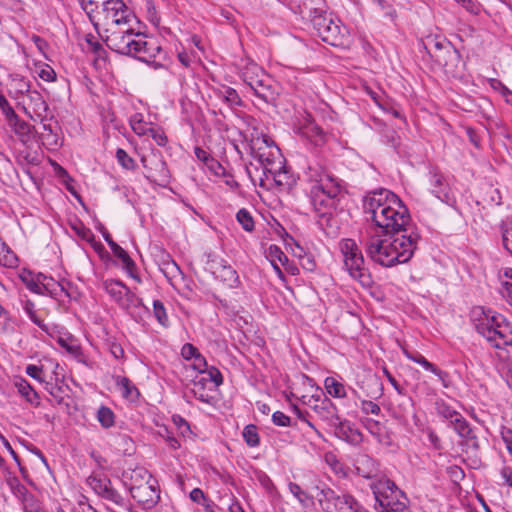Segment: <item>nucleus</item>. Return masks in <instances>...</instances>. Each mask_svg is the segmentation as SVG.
Returning <instances> with one entry per match:
<instances>
[{
	"label": "nucleus",
	"mask_w": 512,
	"mask_h": 512,
	"mask_svg": "<svg viewBox=\"0 0 512 512\" xmlns=\"http://www.w3.org/2000/svg\"><path fill=\"white\" fill-rule=\"evenodd\" d=\"M367 220H371L386 234L385 239L371 235L365 241L367 256L384 267L408 262L420 239L410 224L408 208L401 199L387 189L369 192L363 202Z\"/></svg>",
	"instance_id": "nucleus-1"
},
{
	"label": "nucleus",
	"mask_w": 512,
	"mask_h": 512,
	"mask_svg": "<svg viewBox=\"0 0 512 512\" xmlns=\"http://www.w3.org/2000/svg\"><path fill=\"white\" fill-rule=\"evenodd\" d=\"M106 33L107 35L102 38L109 49L144 63L152 62L162 53V48L156 41L146 40L144 35L135 33L130 27L118 30L106 29Z\"/></svg>",
	"instance_id": "nucleus-2"
},
{
	"label": "nucleus",
	"mask_w": 512,
	"mask_h": 512,
	"mask_svg": "<svg viewBox=\"0 0 512 512\" xmlns=\"http://www.w3.org/2000/svg\"><path fill=\"white\" fill-rule=\"evenodd\" d=\"M471 320L476 331L492 347L497 349L512 347L511 325L502 314L491 309H485L482 306H477L471 311Z\"/></svg>",
	"instance_id": "nucleus-3"
},
{
	"label": "nucleus",
	"mask_w": 512,
	"mask_h": 512,
	"mask_svg": "<svg viewBox=\"0 0 512 512\" xmlns=\"http://www.w3.org/2000/svg\"><path fill=\"white\" fill-rule=\"evenodd\" d=\"M305 404L329 428L334 429L337 437L350 443H358L361 433L350 427L347 420H342L338 414L337 406L320 391V395L311 396Z\"/></svg>",
	"instance_id": "nucleus-4"
},
{
	"label": "nucleus",
	"mask_w": 512,
	"mask_h": 512,
	"mask_svg": "<svg viewBox=\"0 0 512 512\" xmlns=\"http://www.w3.org/2000/svg\"><path fill=\"white\" fill-rule=\"evenodd\" d=\"M377 512H409L408 499L391 480H380L372 486Z\"/></svg>",
	"instance_id": "nucleus-5"
},
{
	"label": "nucleus",
	"mask_w": 512,
	"mask_h": 512,
	"mask_svg": "<svg viewBox=\"0 0 512 512\" xmlns=\"http://www.w3.org/2000/svg\"><path fill=\"white\" fill-rule=\"evenodd\" d=\"M310 16L313 28L322 41L331 46L342 44L347 30L339 25V21H335L330 14L321 9H313Z\"/></svg>",
	"instance_id": "nucleus-6"
},
{
	"label": "nucleus",
	"mask_w": 512,
	"mask_h": 512,
	"mask_svg": "<svg viewBox=\"0 0 512 512\" xmlns=\"http://www.w3.org/2000/svg\"><path fill=\"white\" fill-rule=\"evenodd\" d=\"M340 250L344 257V265L349 274L358 280L362 286L368 287L372 279L368 269L364 266V257L353 239H343L340 242Z\"/></svg>",
	"instance_id": "nucleus-7"
},
{
	"label": "nucleus",
	"mask_w": 512,
	"mask_h": 512,
	"mask_svg": "<svg viewBox=\"0 0 512 512\" xmlns=\"http://www.w3.org/2000/svg\"><path fill=\"white\" fill-rule=\"evenodd\" d=\"M340 186L337 182L328 185H313L310 189V202L321 218L331 216L339 202Z\"/></svg>",
	"instance_id": "nucleus-8"
},
{
	"label": "nucleus",
	"mask_w": 512,
	"mask_h": 512,
	"mask_svg": "<svg viewBox=\"0 0 512 512\" xmlns=\"http://www.w3.org/2000/svg\"><path fill=\"white\" fill-rule=\"evenodd\" d=\"M318 500L325 512H356L357 501L351 495H340L330 488L322 489Z\"/></svg>",
	"instance_id": "nucleus-9"
},
{
	"label": "nucleus",
	"mask_w": 512,
	"mask_h": 512,
	"mask_svg": "<svg viewBox=\"0 0 512 512\" xmlns=\"http://www.w3.org/2000/svg\"><path fill=\"white\" fill-rule=\"evenodd\" d=\"M104 290L122 309L136 307L140 299L120 280L106 279L102 283Z\"/></svg>",
	"instance_id": "nucleus-10"
},
{
	"label": "nucleus",
	"mask_w": 512,
	"mask_h": 512,
	"mask_svg": "<svg viewBox=\"0 0 512 512\" xmlns=\"http://www.w3.org/2000/svg\"><path fill=\"white\" fill-rule=\"evenodd\" d=\"M445 48V50L435 51L433 60L445 70L446 74L453 77L460 76L463 63L459 51L451 43H446Z\"/></svg>",
	"instance_id": "nucleus-11"
},
{
	"label": "nucleus",
	"mask_w": 512,
	"mask_h": 512,
	"mask_svg": "<svg viewBox=\"0 0 512 512\" xmlns=\"http://www.w3.org/2000/svg\"><path fill=\"white\" fill-rule=\"evenodd\" d=\"M132 498L137 501L143 509H152L160 500V490L156 479L143 483L142 486L136 487L131 493Z\"/></svg>",
	"instance_id": "nucleus-12"
},
{
	"label": "nucleus",
	"mask_w": 512,
	"mask_h": 512,
	"mask_svg": "<svg viewBox=\"0 0 512 512\" xmlns=\"http://www.w3.org/2000/svg\"><path fill=\"white\" fill-rule=\"evenodd\" d=\"M244 81L253 91L254 95L265 104H273L276 100V93L268 78H254L244 72Z\"/></svg>",
	"instance_id": "nucleus-13"
},
{
	"label": "nucleus",
	"mask_w": 512,
	"mask_h": 512,
	"mask_svg": "<svg viewBox=\"0 0 512 512\" xmlns=\"http://www.w3.org/2000/svg\"><path fill=\"white\" fill-rule=\"evenodd\" d=\"M27 97L29 99V103L26 111L32 120L44 122L51 121L53 119V115L48 116V104L38 91H29Z\"/></svg>",
	"instance_id": "nucleus-14"
},
{
	"label": "nucleus",
	"mask_w": 512,
	"mask_h": 512,
	"mask_svg": "<svg viewBox=\"0 0 512 512\" xmlns=\"http://www.w3.org/2000/svg\"><path fill=\"white\" fill-rule=\"evenodd\" d=\"M430 186L431 192L442 202L448 204L449 206H454L456 200L446 183L444 176L436 170L430 171Z\"/></svg>",
	"instance_id": "nucleus-15"
},
{
	"label": "nucleus",
	"mask_w": 512,
	"mask_h": 512,
	"mask_svg": "<svg viewBox=\"0 0 512 512\" xmlns=\"http://www.w3.org/2000/svg\"><path fill=\"white\" fill-rule=\"evenodd\" d=\"M123 477L125 478V485L128 487L130 493L135 491L136 487H140L143 483L154 479L144 467H136L130 471H125Z\"/></svg>",
	"instance_id": "nucleus-16"
},
{
	"label": "nucleus",
	"mask_w": 512,
	"mask_h": 512,
	"mask_svg": "<svg viewBox=\"0 0 512 512\" xmlns=\"http://www.w3.org/2000/svg\"><path fill=\"white\" fill-rule=\"evenodd\" d=\"M58 345L65 349L67 353L77 359L80 363L87 365V358L82 350L78 340L70 334L59 336L57 339Z\"/></svg>",
	"instance_id": "nucleus-17"
},
{
	"label": "nucleus",
	"mask_w": 512,
	"mask_h": 512,
	"mask_svg": "<svg viewBox=\"0 0 512 512\" xmlns=\"http://www.w3.org/2000/svg\"><path fill=\"white\" fill-rule=\"evenodd\" d=\"M269 177H271L275 185L281 190H288L294 185V178L288 173L282 165V161H278L277 168H267Z\"/></svg>",
	"instance_id": "nucleus-18"
},
{
	"label": "nucleus",
	"mask_w": 512,
	"mask_h": 512,
	"mask_svg": "<svg viewBox=\"0 0 512 512\" xmlns=\"http://www.w3.org/2000/svg\"><path fill=\"white\" fill-rule=\"evenodd\" d=\"M39 282L42 286V290L45 292V295H49L54 299H59L62 294L70 297L67 289L59 282L54 280L50 276H46L42 273H39Z\"/></svg>",
	"instance_id": "nucleus-19"
},
{
	"label": "nucleus",
	"mask_w": 512,
	"mask_h": 512,
	"mask_svg": "<svg viewBox=\"0 0 512 512\" xmlns=\"http://www.w3.org/2000/svg\"><path fill=\"white\" fill-rule=\"evenodd\" d=\"M355 469L359 476L370 479L377 475L378 464L370 456L360 455L355 461Z\"/></svg>",
	"instance_id": "nucleus-20"
},
{
	"label": "nucleus",
	"mask_w": 512,
	"mask_h": 512,
	"mask_svg": "<svg viewBox=\"0 0 512 512\" xmlns=\"http://www.w3.org/2000/svg\"><path fill=\"white\" fill-rule=\"evenodd\" d=\"M404 355L410 359L411 361L420 364L425 370L430 371L435 374L443 383L448 376V374L441 369H439L436 365L429 362L422 354L419 352H410L408 350H403ZM446 386V384H444Z\"/></svg>",
	"instance_id": "nucleus-21"
},
{
	"label": "nucleus",
	"mask_w": 512,
	"mask_h": 512,
	"mask_svg": "<svg viewBox=\"0 0 512 512\" xmlns=\"http://www.w3.org/2000/svg\"><path fill=\"white\" fill-rule=\"evenodd\" d=\"M212 92L217 99L223 101L229 107L242 105V100L234 88L220 86L212 88Z\"/></svg>",
	"instance_id": "nucleus-22"
},
{
	"label": "nucleus",
	"mask_w": 512,
	"mask_h": 512,
	"mask_svg": "<svg viewBox=\"0 0 512 512\" xmlns=\"http://www.w3.org/2000/svg\"><path fill=\"white\" fill-rule=\"evenodd\" d=\"M307 176L311 181H314V185H328L337 182L327 170L320 164H311L307 170Z\"/></svg>",
	"instance_id": "nucleus-23"
},
{
	"label": "nucleus",
	"mask_w": 512,
	"mask_h": 512,
	"mask_svg": "<svg viewBox=\"0 0 512 512\" xmlns=\"http://www.w3.org/2000/svg\"><path fill=\"white\" fill-rule=\"evenodd\" d=\"M208 378L204 375H197L193 380V388L191 392L199 401L211 404L213 397L207 392Z\"/></svg>",
	"instance_id": "nucleus-24"
},
{
	"label": "nucleus",
	"mask_w": 512,
	"mask_h": 512,
	"mask_svg": "<svg viewBox=\"0 0 512 512\" xmlns=\"http://www.w3.org/2000/svg\"><path fill=\"white\" fill-rule=\"evenodd\" d=\"M18 393L31 405L39 406V395L24 378H17L14 382Z\"/></svg>",
	"instance_id": "nucleus-25"
},
{
	"label": "nucleus",
	"mask_w": 512,
	"mask_h": 512,
	"mask_svg": "<svg viewBox=\"0 0 512 512\" xmlns=\"http://www.w3.org/2000/svg\"><path fill=\"white\" fill-rule=\"evenodd\" d=\"M113 254L122 262V268L126 271V273L133 279L140 282V278L136 272V264L129 256V254L121 247H117Z\"/></svg>",
	"instance_id": "nucleus-26"
},
{
	"label": "nucleus",
	"mask_w": 512,
	"mask_h": 512,
	"mask_svg": "<svg viewBox=\"0 0 512 512\" xmlns=\"http://www.w3.org/2000/svg\"><path fill=\"white\" fill-rule=\"evenodd\" d=\"M17 326V319L11 316L0 304V336H10L14 334Z\"/></svg>",
	"instance_id": "nucleus-27"
},
{
	"label": "nucleus",
	"mask_w": 512,
	"mask_h": 512,
	"mask_svg": "<svg viewBox=\"0 0 512 512\" xmlns=\"http://www.w3.org/2000/svg\"><path fill=\"white\" fill-rule=\"evenodd\" d=\"M215 277L229 287H235L238 283L237 272L229 265H221L214 271Z\"/></svg>",
	"instance_id": "nucleus-28"
},
{
	"label": "nucleus",
	"mask_w": 512,
	"mask_h": 512,
	"mask_svg": "<svg viewBox=\"0 0 512 512\" xmlns=\"http://www.w3.org/2000/svg\"><path fill=\"white\" fill-rule=\"evenodd\" d=\"M116 384L120 388L121 394L125 399L136 401L139 398V390L127 377L118 376Z\"/></svg>",
	"instance_id": "nucleus-29"
},
{
	"label": "nucleus",
	"mask_w": 512,
	"mask_h": 512,
	"mask_svg": "<svg viewBox=\"0 0 512 512\" xmlns=\"http://www.w3.org/2000/svg\"><path fill=\"white\" fill-rule=\"evenodd\" d=\"M42 123V132L40 133V138L43 143L50 146H57L59 143V138L56 132L57 125L52 126L48 121L41 122Z\"/></svg>",
	"instance_id": "nucleus-30"
},
{
	"label": "nucleus",
	"mask_w": 512,
	"mask_h": 512,
	"mask_svg": "<svg viewBox=\"0 0 512 512\" xmlns=\"http://www.w3.org/2000/svg\"><path fill=\"white\" fill-rule=\"evenodd\" d=\"M327 393L334 398L346 397L345 386L334 377H327L324 381Z\"/></svg>",
	"instance_id": "nucleus-31"
},
{
	"label": "nucleus",
	"mask_w": 512,
	"mask_h": 512,
	"mask_svg": "<svg viewBox=\"0 0 512 512\" xmlns=\"http://www.w3.org/2000/svg\"><path fill=\"white\" fill-rule=\"evenodd\" d=\"M87 483L95 491V493L101 497H103L108 488L111 486V481L106 477L99 478L96 476H90L87 479Z\"/></svg>",
	"instance_id": "nucleus-32"
},
{
	"label": "nucleus",
	"mask_w": 512,
	"mask_h": 512,
	"mask_svg": "<svg viewBox=\"0 0 512 512\" xmlns=\"http://www.w3.org/2000/svg\"><path fill=\"white\" fill-rule=\"evenodd\" d=\"M101 4L103 5L107 20L114 19L115 16L119 15V11L125 8L122 0H103Z\"/></svg>",
	"instance_id": "nucleus-33"
},
{
	"label": "nucleus",
	"mask_w": 512,
	"mask_h": 512,
	"mask_svg": "<svg viewBox=\"0 0 512 512\" xmlns=\"http://www.w3.org/2000/svg\"><path fill=\"white\" fill-rule=\"evenodd\" d=\"M436 411L439 416L448 420L450 423L459 416V412L450 407L445 401H436Z\"/></svg>",
	"instance_id": "nucleus-34"
},
{
	"label": "nucleus",
	"mask_w": 512,
	"mask_h": 512,
	"mask_svg": "<svg viewBox=\"0 0 512 512\" xmlns=\"http://www.w3.org/2000/svg\"><path fill=\"white\" fill-rule=\"evenodd\" d=\"M97 420L103 428H110L114 425L115 415L109 407L101 406L97 411Z\"/></svg>",
	"instance_id": "nucleus-35"
},
{
	"label": "nucleus",
	"mask_w": 512,
	"mask_h": 512,
	"mask_svg": "<svg viewBox=\"0 0 512 512\" xmlns=\"http://www.w3.org/2000/svg\"><path fill=\"white\" fill-rule=\"evenodd\" d=\"M22 308L27 314V316L30 318V320L37 325L39 328L45 330L46 326L43 324V321L40 320L35 311V304L28 298L21 299Z\"/></svg>",
	"instance_id": "nucleus-36"
},
{
	"label": "nucleus",
	"mask_w": 512,
	"mask_h": 512,
	"mask_svg": "<svg viewBox=\"0 0 512 512\" xmlns=\"http://www.w3.org/2000/svg\"><path fill=\"white\" fill-rule=\"evenodd\" d=\"M450 424L461 438H464L473 432L469 422L462 416L461 413Z\"/></svg>",
	"instance_id": "nucleus-37"
},
{
	"label": "nucleus",
	"mask_w": 512,
	"mask_h": 512,
	"mask_svg": "<svg viewBox=\"0 0 512 512\" xmlns=\"http://www.w3.org/2000/svg\"><path fill=\"white\" fill-rule=\"evenodd\" d=\"M266 258L270 263H280L282 266L287 263L288 257L277 245H270L266 251Z\"/></svg>",
	"instance_id": "nucleus-38"
},
{
	"label": "nucleus",
	"mask_w": 512,
	"mask_h": 512,
	"mask_svg": "<svg viewBox=\"0 0 512 512\" xmlns=\"http://www.w3.org/2000/svg\"><path fill=\"white\" fill-rule=\"evenodd\" d=\"M236 220L245 231L252 232L254 230V219L247 209H240L236 214Z\"/></svg>",
	"instance_id": "nucleus-39"
},
{
	"label": "nucleus",
	"mask_w": 512,
	"mask_h": 512,
	"mask_svg": "<svg viewBox=\"0 0 512 512\" xmlns=\"http://www.w3.org/2000/svg\"><path fill=\"white\" fill-rule=\"evenodd\" d=\"M242 435L248 446L256 447L259 445L260 438L255 425L249 424L245 426Z\"/></svg>",
	"instance_id": "nucleus-40"
},
{
	"label": "nucleus",
	"mask_w": 512,
	"mask_h": 512,
	"mask_svg": "<svg viewBox=\"0 0 512 512\" xmlns=\"http://www.w3.org/2000/svg\"><path fill=\"white\" fill-rule=\"evenodd\" d=\"M153 314L160 325H162L163 327H167L169 325L166 309L162 301H153Z\"/></svg>",
	"instance_id": "nucleus-41"
},
{
	"label": "nucleus",
	"mask_w": 512,
	"mask_h": 512,
	"mask_svg": "<svg viewBox=\"0 0 512 512\" xmlns=\"http://www.w3.org/2000/svg\"><path fill=\"white\" fill-rule=\"evenodd\" d=\"M116 158L118 160V163L125 169L133 170L136 166L134 159L131 158L127 154V152L122 148L117 149Z\"/></svg>",
	"instance_id": "nucleus-42"
},
{
	"label": "nucleus",
	"mask_w": 512,
	"mask_h": 512,
	"mask_svg": "<svg viewBox=\"0 0 512 512\" xmlns=\"http://www.w3.org/2000/svg\"><path fill=\"white\" fill-rule=\"evenodd\" d=\"M503 245L512 254V221L502 224Z\"/></svg>",
	"instance_id": "nucleus-43"
},
{
	"label": "nucleus",
	"mask_w": 512,
	"mask_h": 512,
	"mask_svg": "<svg viewBox=\"0 0 512 512\" xmlns=\"http://www.w3.org/2000/svg\"><path fill=\"white\" fill-rule=\"evenodd\" d=\"M288 488L289 491L293 494V496L303 505L306 504L307 500L311 499L307 492L302 490L301 487L294 482H290L288 484Z\"/></svg>",
	"instance_id": "nucleus-44"
},
{
	"label": "nucleus",
	"mask_w": 512,
	"mask_h": 512,
	"mask_svg": "<svg viewBox=\"0 0 512 512\" xmlns=\"http://www.w3.org/2000/svg\"><path fill=\"white\" fill-rule=\"evenodd\" d=\"M15 496L21 501L22 506L33 499L35 496L20 482L14 488Z\"/></svg>",
	"instance_id": "nucleus-45"
},
{
	"label": "nucleus",
	"mask_w": 512,
	"mask_h": 512,
	"mask_svg": "<svg viewBox=\"0 0 512 512\" xmlns=\"http://www.w3.org/2000/svg\"><path fill=\"white\" fill-rule=\"evenodd\" d=\"M258 158L263 167V174L268 179L269 173L267 171V168H277V166L275 165L276 162L274 160V155L272 152H270L268 155H265L264 153H260Z\"/></svg>",
	"instance_id": "nucleus-46"
},
{
	"label": "nucleus",
	"mask_w": 512,
	"mask_h": 512,
	"mask_svg": "<svg viewBox=\"0 0 512 512\" xmlns=\"http://www.w3.org/2000/svg\"><path fill=\"white\" fill-rule=\"evenodd\" d=\"M203 375L208 378V383L214 384V387H218L223 383L222 374L216 367H207Z\"/></svg>",
	"instance_id": "nucleus-47"
},
{
	"label": "nucleus",
	"mask_w": 512,
	"mask_h": 512,
	"mask_svg": "<svg viewBox=\"0 0 512 512\" xmlns=\"http://www.w3.org/2000/svg\"><path fill=\"white\" fill-rule=\"evenodd\" d=\"M25 372L28 376L42 383L45 382L44 368L43 366H37L33 364L27 365Z\"/></svg>",
	"instance_id": "nucleus-48"
},
{
	"label": "nucleus",
	"mask_w": 512,
	"mask_h": 512,
	"mask_svg": "<svg viewBox=\"0 0 512 512\" xmlns=\"http://www.w3.org/2000/svg\"><path fill=\"white\" fill-rule=\"evenodd\" d=\"M132 15L128 8H122L119 11V15L115 16L114 19H110L112 24L116 26L126 25L131 21Z\"/></svg>",
	"instance_id": "nucleus-49"
},
{
	"label": "nucleus",
	"mask_w": 512,
	"mask_h": 512,
	"mask_svg": "<svg viewBox=\"0 0 512 512\" xmlns=\"http://www.w3.org/2000/svg\"><path fill=\"white\" fill-rule=\"evenodd\" d=\"M360 408L361 411L366 415H379L381 412L380 406L377 403L370 400H361Z\"/></svg>",
	"instance_id": "nucleus-50"
},
{
	"label": "nucleus",
	"mask_w": 512,
	"mask_h": 512,
	"mask_svg": "<svg viewBox=\"0 0 512 512\" xmlns=\"http://www.w3.org/2000/svg\"><path fill=\"white\" fill-rule=\"evenodd\" d=\"M447 42L446 41H439V40H436V39H429L427 41V43L425 44V48L427 49V52L429 54V56L433 59V54L435 53V51H441V50H445V44Z\"/></svg>",
	"instance_id": "nucleus-51"
},
{
	"label": "nucleus",
	"mask_w": 512,
	"mask_h": 512,
	"mask_svg": "<svg viewBox=\"0 0 512 512\" xmlns=\"http://www.w3.org/2000/svg\"><path fill=\"white\" fill-rule=\"evenodd\" d=\"M0 109L4 113V115L7 117L8 120L17 119L18 116L12 106L9 104L8 100L3 96L0 95Z\"/></svg>",
	"instance_id": "nucleus-52"
},
{
	"label": "nucleus",
	"mask_w": 512,
	"mask_h": 512,
	"mask_svg": "<svg viewBox=\"0 0 512 512\" xmlns=\"http://www.w3.org/2000/svg\"><path fill=\"white\" fill-rule=\"evenodd\" d=\"M272 422L280 427H288L292 425L290 417L281 411H276L272 414Z\"/></svg>",
	"instance_id": "nucleus-53"
},
{
	"label": "nucleus",
	"mask_w": 512,
	"mask_h": 512,
	"mask_svg": "<svg viewBox=\"0 0 512 512\" xmlns=\"http://www.w3.org/2000/svg\"><path fill=\"white\" fill-rule=\"evenodd\" d=\"M104 499L109 500L116 505L122 506L123 505V497L120 495V493L114 489L112 486L108 488L106 493L103 495Z\"/></svg>",
	"instance_id": "nucleus-54"
},
{
	"label": "nucleus",
	"mask_w": 512,
	"mask_h": 512,
	"mask_svg": "<svg viewBox=\"0 0 512 512\" xmlns=\"http://www.w3.org/2000/svg\"><path fill=\"white\" fill-rule=\"evenodd\" d=\"M149 136H151L153 138V140L157 143V145L159 146H165L166 143H167V137L164 133V131H162L161 129L159 128H151L149 133H148Z\"/></svg>",
	"instance_id": "nucleus-55"
},
{
	"label": "nucleus",
	"mask_w": 512,
	"mask_h": 512,
	"mask_svg": "<svg viewBox=\"0 0 512 512\" xmlns=\"http://www.w3.org/2000/svg\"><path fill=\"white\" fill-rule=\"evenodd\" d=\"M463 439H465V445L467 447V452L476 453L480 449V444L478 441V438L474 434V432H471L470 435L465 436Z\"/></svg>",
	"instance_id": "nucleus-56"
},
{
	"label": "nucleus",
	"mask_w": 512,
	"mask_h": 512,
	"mask_svg": "<svg viewBox=\"0 0 512 512\" xmlns=\"http://www.w3.org/2000/svg\"><path fill=\"white\" fill-rule=\"evenodd\" d=\"M199 353V350L191 343H185L181 349V355L186 360H193Z\"/></svg>",
	"instance_id": "nucleus-57"
},
{
	"label": "nucleus",
	"mask_w": 512,
	"mask_h": 512,
	"mask_svg": "<svg viewBox=\"0 0 512 512\" xmlns=\"http://www.w3.org/2000/svg\"><path fill=\"white\" fill-rule=\"evenodd\" d=\"M192 361L193 369L197 370L200 374H204L206 372V368L208 365L203 355H201L200 353L197 354Z\"/></svg>",
	"instance_id": "nucleus-58"
},
{
	"label": "nucleus",
	"mask_w": 512,
	"mask_h": 512,
	"mask_svg": "<svg viewBox=\"0 0 512 512\" xmlns=\"http://www.w3.org/2000/svg\"><path fill=\"white\" fill-rule=\"evenodd\" d=\"M23 510L24 512H45L41 502L36 497L23 505Z\"/></svg>",
	"instance_id": "nucleus-59"
},
{
	"label": "nucleus",
	"mask_w": 512,
	"mask_h": 512,
	"mask_svg": "<svg viewBox=\"0 0 512 512\" xmlns=\"http://www.w3.org/2000/svg\"><path fill=\"white\" fill-rule=\"evenodd\" d=\"M81 7L87 14L94 12L103 0H78Z\"/></svg>",
	"instance_id": "nucleus-60"
},
{
	"label": "nucleus",
	"mask_w": 512,
	"mask_h": 512,
	"mask_svg": "<svg viewBox=\"0 0 512 512\" xmlns=\"http://www.w3.org/2000/svg\"><path fill=\"white\" fill-rule=\"evenodd\" d=\"M207 168L212 171L215 175H223L225 173V168L221 165L219 161L214 159L213 157L206 164Z\"/></svg>",
	"instance_id": "nucleus-61"
},
{
	"label": "nucleus",
	"mask_w": 512,
	"mask_h": 512,
	"mask_svg": "<svg viewBox=\"0 0 512 512\" xmlns=\"http://www.w3.org/2000/svg\"><path fill=\"white\" fill-rule=\"evenodd\" d=\"M462 7L473 15H479L482 10L481 4L473 0H466Z\"/></svg>",
	"instance_id": "nucleus-62"
},
{
	"label": "nucleus",
	"mask_w": 512,
	"mask_h": 512,
	"mask_svg": "<svg viewBox=\"0 0 512 512\" xmlns=\"http://www.w3.org/2000/svg\"><path fill=\"white\" fill-rule=\"evenodd\" d=\"M501 438L503 442L505 443V446L512 456V430L508 428H502L501 430Z\"/></svg>",
	"instance_id": "nucleus-63"
},
{
	"label": "nucleus",
	"mask_w": 512,
	"mask_h": 512,
	"mask_svg": "<svg viewBox=\"0 0 512 512\" xmlns=\"http://www.w3.org/2000/svg\"><path fill=\"white\" fill-rule=\"evenodd\" d=\"M500 292L502 296L506 298L507 302L512 306V282H502V289Z\"/></svg>",
	"instance_id": "nucleus-64"
}]
</instances>
